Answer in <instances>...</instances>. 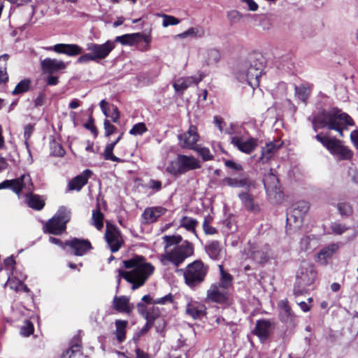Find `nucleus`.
<instances>
[{"label": "nucleus", "instance_id": "obj_1", "mask_svg": "<svg viewBox=\"0 0 358 358\" xmlns=\"http://www.w3.org/2000/svg\"><path fill=\"white\" fill-rule=\"evenodd\" d=\"M122 264L124 268L131 270L129 271L118 270L117 289L120 285L121 278H123L132 285L131 289L133 290L136 289L145 283L155 271V266L151 263L148 262L145 258L141 255H134L128 259L124 260Z\"/></svg>", "mask_w": 358, "mask_h": 358}, {"label": "nucleus", "instance_id": "obj_2", "mask_svg": "<svg viewBox=\"0 0 358 358\" xmlns=\"http://www.w3.org/2000/svg\"><path fill=\"white\" fill-rule=\"evenodd\" d=\"M308 120L311 122L315 131L317 129L327 127L329 130L337 131L341 137L344 136L343 130L347 129L348 126L354 125V121L350 115L336 108L329 110H320L309 117Z\"/></svg>", "mask_w": 358, "mask_h": 358}, {"label": "nucleus", "instance_id": "obj_3", "mask_svg": "<svg viewBox=\"0 0 358 358\" xmlns=\"http://www.w3.org/2000/svg\"><path fill=\"white\" fill-rule=\"evenodd\" d=\"M263 68L262 57L260 59L250 58L238 66L235 75L240 82H246L252 88H255L259 85V78L262 76Z\"/></svg>", "mask_w": 358, "mask_h": 358}, {"label": "nucleus", "instance_id": "obj_4", "mask_svg": "<svg viewBox=\"0 0 358 358\" xmlns=\"http://www.w3.org/2000/svg\"><path fill=\"white\" fill-rule=\"evenodd\" d=\"M194 253L193 245L187 241L182 244L174 246L173 248L166 250L159 257V260L164 266L172 264L174 266H179L186 258Z\"/></svg>", "mask_w": 358, "mask_h": 358}, {"label": "nucleus", "instance_id": "obj_5", "mask_svg": "<svg viewBox=\"0 0 358 358\" xmlns=\"http://www.w3.org/2000/svg\"><path fill=\"white\" fill-rule=\"evenodd\" d=\"M208 271V266L202 261H194L183 270L185 284L190 288L196 287L203 282Z\"/></svg>", "mask_w": 358, "mask_h": 358}, {"label": "nucleus", "instance_id": "obj_6", "mask_svg": "<svg viewBox=\"0 0 358 358\" xmlns=\"http://www.w3.org/2000/svg\"><path fill=\"white\" fill-rule=\"evenodd\" d=\"M71 214L70 210L61 206L56 214L45 222L43 231L54 235L62 234L66 228V223L71 219Z\"/></svg>", "mask_w": 358, "mask_h": 358}, {"label": "nucleus", "instance_id": "obj_7", "mask_svg": "<svg viewBox=\"0 0 358 358\" xmlns=\"http://www.w3.org/2000/svg\"><path fill=\"white\" fill-rule=\"evenodd\" d=\"M315 138L325 147L331 155H339L340 157H352V151L342 141L335 138H330L328 136H322L317 134Z\"/></svg>", "mask_w": 358, "mask_h": 358}, {"label": "nucleus", "instance_id": "obj_8", "mask_svg": "<svg viewBox=\"0 0 358 358\" xmlns=\"http://www.w3.org/2000/svg\"><path fill=\"white\" fill-rule=\"evenodd\" d=\"M317 275L314 266L310 262H303L296 272V283L299 287L306 288L315 282Z\"/></svg>", "mask_w": 358, "mask_h": 358}, {"label": "nucleus", "instance_id": "obj_9", "mask_svg": "<svg viewBox=\"0 0 358 358\" xmlns=\"http://www.w3.org/2000/svg\"><path fill=\"white\" fill-rule=\"evenodd\" d=\"M201 162L197 158H175L166 168L171 174L182 173L200 167Z\"/></svg>", "mask_w": 358, "mask_h": 358}, {"label": "nucleus", "instance_id": "obj_10", "mask_svg": "<svg viewBox=\"0 0 358 358\" xmlns=\"http://www.w3.org/2000/svg\"><path fill=\"white\" fill-rule=\"evenodd\" d=\"M309 208L308 203L305 201H300L294 203L287 214V223L291 224L293 222L295 224V228H299Z\"/></svg>", "mask_w": 358, "mask_h": 358}, {"label": "nucleus", "instance_id": "obj_11", "mask_svg": "<svg viewBox=\"0 0 358 358\" xmlns=\"http://www.w3.org/2000/svg\"><path fill=\"white\" fill-rule=\"evenodd\" d=\"M105 238L112 252H117L124 242L119 229L108 222L106 224Z\"/></svg>", "mask_w": 358, "mask_h": 358}, {"label": "nucleus", "instance_id": "obj_12", "mask_svg": "<svg viewBox=\"0 0 358 358\" xmlns=\"http://www.w3.org/2000/svg\"><path fill=\"white\" fill-rule=\"evenodd\" d=\"M32 182L28 174H23L20 178L13 180H6L0 183V189L10 188L16 194H19L23 189L30 191Z\"/></svg>", "mask_w": 358, "mask_h": 358}, {"label": "nucleus", "instance_id": "obj_13", "mask_svg": "<svg viewBox=\"0 0 358 358\" xmlns=\"http://www.w3.org/2000/svg\"><path fill=\"white\" fill-rule=\"evenodd\" d=\"M230 141L238 150L247 155L251 154L261 143L258 138H250L245 139L238 136H231Z\"/></svg>", "mask_w": 358, "mask_h": 358}, {"label": "nucleus", "instance_id": "obj_14", "mask_svg": "<svg viewBox=\"0 0 358 358\" xmlns=\"http://www.w3.org/2000/svg\"><path fill=\"white\" fill-rule=\"evenodd\" d=\"M264 184L268 196L276 201L282 198V192L280 190L278 178L273 173H269L264 179Z\"/></svg>", "mask_w": 358, "mask_h": 358}, {"label": "nucleus", "instance_id": "obj_15", "mask_svg": "<svg viewBox=\"0 0 358 358\" xmlns=\"http://www.w3.org/2000/svg\"><path fill=\"white\" fill-rule=\"evenodd\" d=\"M229 289L222 287L217 283L211 285L207 291V299L217 303H227L229 299Z\"/></svg>", "mask_w": 358, "mask_h": 358}, {"label": "nucleus", "instance_id": "obj_16", "mask_svg": "<svg viewBox=\"0 0 358 358\" xmlns=\"http://www.w3.org/2000/svg\"><path fill=\"white\" fill-rule=\"evenodd\" d=\"M180 145L183 148L195 149L199 136L197 128L194 125H190L189 129L178 135Z\"/></svg>", "mask_w": 358, "mask_h": 358}, {"label": "nucleus", "instance_id": "obj_17", "mask_svg": "<svg viewBox=\"0 0 358 358\" xmlns=\"http://www.w3.org/2000/svg\"><path fill=\"white\" fill-rule=\"evenodd\" d=\"M114 48V42L110 41L103 44L91 43L87 45V50L92 52L96 60L106 58Z\"/></svg>", "mask_w": 358, "mask_h": 358}, {"label": "nucleus", "instance_id": "obj_18", "mask_svg": "<svg viewBox=\"0 0 358 358\" xmlns=\"http://www.w3.org/2000/svg\"><path fill=\"white\" fill-rule=\"evenodd\" d=\"M65 245L71 249V253L76 256H83L92 249V245L88 240L74 238L67 241Z\"/></svg>", "mask_w": 358, "mask_h": 358}, {"label": "nucleus", "instance_id": "obj_19", "mask_svg": "<svg viewBox=\"0 0 358 358\" xmlns=\"http://www.w3.org/2000/svg\"><path fill=\"white\" fill-rule=\"evenodd\" d=\"M270 248L267 244H255L250 247V258L258 264H264L269 259Z\"/></svg>", "mask_w": 358, "mask_h": 358}, {"label": "nucleus", "instance_id": "obj_20", "mask_svg": "<svg viewBox=\"0 0 358 358\" xmlns=\"http://www.w3.org/2000/svg\"><path fill=\"white\" fill-rule=\"evenodd\" d=\"M273 328L274 323L271 320H259L256 322L253 333L259 338L261 342H264L268 338Z\"/></svg>", "mask_w": 358, "mask_h": 358}, {"label": "nucleus", "instance_id": "obj_21", "mask_svg": "<svg viewBox=\"0 0 358 358\" xmlns=\"http://www.w3.org/2000/svg\"><path fill=\"white\" fill-rule=\"evenodd\" d=\"M49 50H53L57 53L67 55L68 56H76L80 54L82 48L76 44L58 43L52 47L47 48Z\"/></svg>", "mask_w": 358, "mask_h": 358}, {"label": "nucleus", "instance_id": "obj_22", "mask_svg": "<svg viewBox=\"0 0 358 358\" xmlns=\"http://www.w3.org/2000/svg\"><path fill=\"white\" fill-rule=\"evenodd\" d=\"M201 80L202 77L199 78L194 76L181 77L173 82V87L177 93L182 94L189 87L193 84L197 85Z\"/></svg>", "mask_w": 358, "mask_h": 358}, {"label": "nucleus", "instance_id": "obj_23", "mask_svg": "<svg viewBox=\"0 0 358 358\" xmlns=\"http://www.w3.org/2000/svg\"><path fill=\"white\" fill-rule=\"evenodd\" d=\"M167 210L162 206L149 207L142 214L143 221L146 224L156 222L157 219L166 213Z\"/></svg>", "mask_w": 358, "mask_h": 358}, {"label": "nucleus", "instance_id": "obj_24", "mask_svg": "<svg viewBox=\"0 0 358 358\" xmlns=\"http://www.w3.org/2000/svg\"><path fill=\"white\" fill-rule=\"evenodd\" d=\"M113 308L120 312L129 314L134 308V304L129 301V298L126 296H115L113 300Z\"/></svg>", "mask_w": 358, "mask_h": 358}, {"label": "nucleus", "instance_id": "obj_25", "mask_svg": "<svg viewBox=\"0 0 358 358\" xmlns=\"http://www.w3.org/2000/svg\"><path fill=\"white\" fill-rule=\"evenodd\" d=\"M92 174V172L89 170H85L81 174L77 176L73 179H72L68 185V188L69 190H77L80 191L82 187L87 184L89 178Z\"/></svg>", "mask_w": 358, "mask_h": 358}, {"label": "nucleus", "instance_id": "obj_26", "mask_svg": "<svg viewBox=\"0 0 358 358\" xmlns=\"http://www.w3.org/2000/svg\"><path fill=\"white\" fill-rule=\"evenodd\" d=\"M41 65L43 69L49 73H53L66 69L65 63L56 59L46 58L42 61Z\"/></svg>", "mask_w": 358, "mask_h": 358}, {"label": "nucleus", "instance_id": "obj_27", "mask_svg": "<svg viewBox=\"0 0 358 358\" xmlns=\"http://www.w3.org/2000/svg\"><path fill=\"white\" fill-rule=\"evenodd\" d=\"M245 208L251 213H257L260 210L259 206L257 203L252 194L248 192H241L238 194Z\"/></svg>", "mask_w": 358, "mask_h": 358}, {"label": "nucleus", "instance_id": "obj_28", "mask_svg": "<svg viewBox=\"0 0 358 358\" xmlns=\"http://www.w3.org/2000/svg\"><path fill=\"white\" fill-rule=\"evenodd\" d=\"M206 307L197 301H191L187 303L186 313L194 319L201 317L206 314Z\"/></svg>", "mask_w": 358, "mask_h": 358}, {"label": "nucleus", "instance_id": "obj_29", "mask_svg": "<svg viewBox=\"0 0 358 358\" xmlns=\"http://www.w3.org/2000/svg\"><path fill=\"white\" fill-rule=\"evenodd\" d=\"M141 36L142 34L141 33L126 34L116 36L115 42L120 43L123 45H133L141 41Z\"/></svg>", "mask_w": 358, "mask_h": 358}, {"label": "nucleus", "instance_id": "obj_30", "mask_svg": "<svg viewBox=\"0 0 358 358\" xmlns=\"http://www.w3.org/2000/svg\"><path fill=\"white\" fill-rule=\"evenodd\" d=\"M339 246L336 243H332L323 248L317 255V261L322 264L327 263V259L331 258L333 254L338 250Z\"/></svg>", "mask_w": 358, "mask_h": 358}, {"label": "nucleus", "instance_id": "obj_31", "mask_svg": "<svg viewBox=\"0 0 358 358\" xmlns=\"http://www.w3.org/2000/svg\"><path fill=\"white\" fill-rule=\"evenodd\" d=\"M278 307L280 308V317L281 320L284 322L292 321L294 313L288 304V301L286 299L280 301Z\"/></svg>", "mask_w": 358, "mask_h": 358}, {"label": "nucleus", "instance_id": "obj_32", "mask_svg": "<svg viewBox=\"0 0 358 358\" xmlns=\"http://www.w3.org/2000/svg\"><path fill=\"white\" fill-rule=\"evenodd\" d=\"M206 251L212 259H218L222 255V246L217 241H213L208 243L205 247Z\"/></svg>", "mask_w": 358, "mask_h": 358}, {"label": "nucleus", "instance_id": "obj_33", "mask_svg": "<svg viewBox=\"0 0 358 358\" xmlns=\"http://www.w3.org/2000/svg\"><path fill=\"white\" fill-rule=\"evenodd\" d=\"M282 145V143L280 141L266 143L264 146L262 147V157L277 155Z\"/></svg>", "mask_w": 358, "mask_h": 358}, {"label": "nucleus", "instance_id": "obj_34", "mask_svg": "<svg viewBox=\"0 0 358 358\" xmlns=\"http://www.w3.org/2000/svg\"><path fill=\"white\" fill-rule=\"evenodd\" d=\"M222 184L231 187H249L254 185L253 182L247 178L238 180L231 178H226L223 179Z\"/></svg>", "mask_w": 358, "mask_h": 358}, {"label": "nucleus", "instance_id": "obj_35", "mask_svg": "<svg viewBox=\"0 0 358 358\" xmlns=\"http://www.w3.org/2000/svg\"><path fill=\"white\" fill-rule=\"evenodd\" d=\"M115 324V334L118 343H121L124 341L126 338V328L127 327L128 322L126 320H117Z\"/></svg>", "mask_w": 358, "mask_h": 358}, {"label": "nucleus", "instance_id": "obj_36", "mask_svg": "<svg viewBox=\"0 0 358 358\" xmlns=\"http://www.w3.org/2000/svg\"><path fill=\"white\" fill-rule=\"evenodd\" d=\"M312 87L310 85H301L295 87V96L303 101L304 103H306L310 94L311 92Z\"/></svg>", "mask_w": 358, "mask_h": 358}, {"label": "nucleus", "instance_id": "obj_37", "mask_svg": "<svg viewBox=\"0 0 358 358\" xmlns=\"http://www.w3.org/2000/svg\"><path fill=\"white\" fill-rule=\"evenodd\" d=\"M103 214L101 212L99 206H97L96 208L92 211V224L98 230H101L103 227Z\"/></svg>", "mask_w": 358, "mask_h": 358}, {"label": "nucleus", "instance_id": "obj_38", "mask_svg": "<svg viewBox=\"0 0 358 358\" xmlns=\"http://www.w3.org/2000/svg\"><path fill=\"white\" fill-rule=\"evenodd\" d=\"M9 59L8 54H3L0 56V85L6 83L8 80V76L6 71L7 61Z\"/></svg>", "mask_w": 358, "mask_h": 358}, {"label": "nucleus", "instance_id": "obj_39", "mask_svg": "<svg viewBox=\"0 0 358 358\" xmlns=\"http://www.w3.org/2000/svg\"><path fill=\"white\" fill-rule=\"evenodd\" d=\"M219 268L220 271V280L217 283L221 285L222 287L229 289L232 285V277L229 273H227L224 270L222 265H220Z\"/></svg>", "mask_w": 358, "mask_h": 358}, {"label": "nucleus", "instance_id": "obj_40", "mask_svg": "<svg viewBox=\"0 0 358 358\" xmlns=\"http://www.w3.org/2000/svg\"><path fill=\"white\" fill-rule=\"evenodd\" d=\"M204 57L208 65H213L220 60V54L216 49H210L205 52Z\"/></svg>", "mask_w": 358, "mask_h": 358}, {"label": "nucleus", "instance_id": "obj_41", "mask_svg": "<svg viewBox=\"0 0 358 358\" xmlns=\"http://www.w3.org/2000/svg\"><path fill=\"white\" fill-rule=\"evenodd\" d=\"M27 203L30 208L37 210H41L45 205L44 201L37 195H32L29 197L27 199Z\"/></svg>", "mask_w": 358, "mask_h": 358}, {"label": "nucleus", "instance_id": "obj_42", "mask_svg": "<svg viewBox=\"0 0 358 358\" xmlns=\"http://www.w3.org/2000/svg\"><path fill=\"white\" fill-rule=\"evenodd\" d=\"M197 221L192 217L184 216L180 220V227L185 228L187 231L191 232L195 231V227Z\"/></svg>", "mask_w": 358, "mask_h": 358}, {"label": "nucleus", "instance_id": "obj_43", "mask_svg": "<svg viewBox=\"0 0 358 358\" xmlns=\"http://www.w3.org/2000/svg\"><path fill=\"white\" fill-rule=\"evenodd\" d=\"M163 239L165 242L164 249L169 250V248L172 245H179L178 244L182 241V237L180 236H164Z\"/></svg>", "mask_w": 358, "mask_h": 358}, {"label": "nucleus", "instance_id": "obj_44", "mask_svg": "<svg viewBox=\"0 0 358 358\" xmlns=\"http://www.w3.org/2000/svg\"><path fill=\"white\" fill-rule=\"evenodd\" d=\"M30 83H31V81L29 79H24V80H21L15 86V89L12 92V94L13 95H17V94L27 92L29 89Z\"/></svg>", "mask_w": 358, "mask_h": 358}, {"label": "nucleus", "instance_id": "obj_45", "mask_svg": "<svg viewBox=\"0 0 358 358\" xmlns=\"http://www.w3.org/2000/svg\"><path fill=\"white\" fill-rule=\"evenodd\" d=\"M146 131L147 128L145 124L143 122H140L133 126L129 131V134L134 136L142 135Z\"/></svg>", "mask_w": 358, "mask_h": 358}, {"label": "nucleus", "instance_id": "obj_46", "mask_svg": "<svg viewBox=\"0 0 358 358\" xmlns=\"http://www.w3.org/2000/svg\"><path fill=\"white\" fill-rule=\"evenodd\" d=\"M338 210L342 215L349 216L352 213V208L348 203H338Z\"/></svg>", "mask_w": 358, "mask_h": 358}, {"label": "nucleus", "instance_id": "obj_47", "mask_svg": "<svg viewBox=\"0 0 358 358\" xmlns=\"http://www.w3.org/2000/svg\"><path fill=\"white\" fill-rule=\"evenodd\" d=\"M203 32L198 28L192 27L186 31L178 34V37L183 38L187 36H201Z\"/></svg>", "mask_w": 358, "mask_h": 358}, {"label": "nucleus", "instance_id": "obj_48", "mask_svg": "<svg viewBox=\"0 0 358 358\" xmlns=\"http://www.w3.org/2000/svg\"><path fill=\"white\" fill-rule=\"evenodd\" d=\"M81 346L78 343L72 345L68 350H66L63 355L62 358H71V356L77 352H80Z\"/></svg>", "mask_w": 358, "mask_h": 358}, {"label": "nucleus", "instance_id": "obj_49", "mask_svg": "<svg viewBox=\"0 0 358 358\" xmlns=\"http://www.w3.org/2000/svg\"><path fill=\"white\" fill-rule=\"evenodd\" d=\"M332 232L335 234L341 235L346 231L348 227L340 223H332L330 227Z\"/></svg>", "mask_w": 358, "mask_h": 358}, {"label": "nucleus", "instance_id": "obj_50", "mask_svg": "<svg viewBox=\"0 0 358 358\" xmlns=\"http://www.w3.org/2000/svg\"><path fill=\"white\" fill-rule=\"evenodd\" d=\"M52 149V157H64L65 151L59 143H54L51 147Z\"/></svg>", "mask_w": 358, "mask_h": 358}, {"label": "nucleus", "instance_id": "obj_51", "mask_svg": "<svg viewBox=\"0 0 358 358\" xmlns=\"http://www.w3.org/2000/svg\"><path fill=\"white\" fill-rule=\"evenodd\" d=\"M120 138L121 136H120L114 142H112L106 145L103 152V157H115V155H113V151L115 145L120 141Z\"/></svg>", "mask_w": 358, "mask_h": 358}, {"label": "nucleus", "instance_id": "obj_52", "mask_svg": "<svg viewBox=\"0 0 358 358\" xmlns=\"http://www.w3.org/2000/svg\"><path fill=\"white\" fill-rule=\"evenodd\" d=\"M34 332V326L29 321H26L21 328V333L25 336H30Z\"/></svg>", "mask_w": 358, "mask_h": 358}, {"label": "nucleus", "instance_id": "obj_53", "mask_svg": "<svg viewBox=\"0 0 358 358\" xmlns=\"http://www.w3.org/2000/svg\"><path fill=\"white\" fill-rule=\"evenodd\" d=\"M179 22V20L175 17L164 15L162 24L164 27H166L170 25L178 24Z\"/></svg>", "mask_w": 358, "mask_h": 358}, {"label": "nucleus", "instance_id": "obj_54", "mask_svg": "<svg viewBox=\"0 0 358 358\" xmlns=\"http://www.w3.org/2000/svg\"><path fill=\"white\" fill-rule=\"evenodd\" d=\"M138 313L142 315L147 320L150 321V315L147 311L146 306L141 302L136 305Z\"/></svg>", "mask_w": 358, "mask_h": 358}, {"label": "nucleus", "instance_id": "obj_55", "mask_svg": "<svg viewBox=\"0 0 358 358\" xmlns=\"http://www.w3.org/2000/svg\"><path fill=\"white\" fill-rule=\"evenodd\" d=\"M84 126L86 129L90 130L94 136L96 137L97 136L98 131L94 124V119L92 117H90L88 122L85 123Z\"/></svg>", "mask_w": 358, "mask_h": 358}, {"label": "nucleus", "instance_id": "obj_56", "mask_svg": "<svg viewBox=\"0 0 358 358\" xmlns=\"http://www.w3.org/2000/svg\"><path fill=\"white\" fill-rule=\"evenodd\" d=\"M103 124H104L105 134H106V136H108L111 135L112 134H113L116 129V128L113 125H112L110 123L109 120L107 119H106L104 120Z\"/></svg>", "mask_w": 358, "mask_h": 358}, {"label": "nucleus", "instance_id": "obj_57", "mask_svg": "<svg viewBox=\"0 0 358 358\" xmlns=\"http://www.w3.org/2000/svg\"><path fill=\"white\" fill-rule=\"evenodd\" d=\"M90 61H96V59L92 52L84 54L78 59V63H87Z\"/></svg>", "mask_w": 358, "mask_h": 358}, {"label": "nucleus", "instance_id": "obj_58", "mask_svg": "<svg viewBox=\"0 0 358 358\" xmlns=\"http://www.w3.org/2000/svg\"><path fill=\"white\" fill-rule=\"evenodd\" d=\"M203 229L206 234H214L216 233V229L210 225L207 218H205L203 221Z\"/></svg>", "mask_w": 358, "mask_h": 358}, {"label": "nucleus", "instance_id": "obj_59", "mask_svg": "<svg viewBox=\"0 0 358 358\" xmlns=\"http://www.w3.org/2000/svg\"><path fill=\"white\" fill-rule=\"evenodd\" d=\"M172 301L173 296L171 294H169L163 297L156 299L155 301V304H166L171 303Z\"/></svg>", "mask_w": 358, "mask_h": 358}, {"label": "nucleus", "instance_id": "obj_60", "mask_svg": "<svg viewBox=\"0 0 358 358\" xmlns=\"http://www.w3.org/2000/svg\"><path fill=\"white\" fill-rule=\"evenodd\" d=\"M34 130V125H32L31 124H29L24 127V140H25L26 143L30 138L31 134H33Z\"/></svg>", "mask_w": 358, "mask_h": 358}, {"label": "nucleus", "instance_id": "obj_61", "mask_svg": "<svg viewBox=\"0 0 358 358\" xmlns=\"http://www.w3.org/2000/svg\"><path fill=\"white\" fill-rule=\"evenodd\" d=\"M227 167L235 171H241L242 167L240 164L236 163L233 160H226L224 162Z\"/></svg>", "mask_w": 358, "mask_h": 358}, {"label": "nucleus", "instance_id": "obj_62", "mask_svg": "<svg viewBox=\"0 0 358 358\" xmlns=\"http://www.w3.org/2000/svg\"><path fill=\"white\" fill-rule=\"evenodd\" d=\"M100 108L105 116H110V107L108 106V103L107 101H106L105 100L101 101Z\"/></svg>", "mask_w": 358, "mask_h": 358}, {"label": "nucleus", "instance_id": "obj_63", "mask_svg": "<svg viewBox=\"0 0 358 358\" xmlns=\"http://www.w3.org/2000/svg\"><path fill=\"white\" fill-rule=\"evenodd\" d=\"M113 122H117L118 119L120 118V112L118 110V108L115 106H112V112L110 113L109 116Z\"/></svg>", "mask_w": 358, "mask_h": 358}, {"label": "nucleus", "instance_id": "obj_64", "mask_svg": "<svg viewBox=\"0 0 358 358\" xmlns=\"http://www.w3.org/2000/svg\"><path fill=\"white\" fill-rule=\"evenodd\" d=\"M194 150L197 151L200 157H211L210 155L209 150L206 148L200 147L198 145H196V148Z\"/></svg>", "mask_w": 358, "mask_h": 358}]
</instances>
